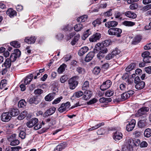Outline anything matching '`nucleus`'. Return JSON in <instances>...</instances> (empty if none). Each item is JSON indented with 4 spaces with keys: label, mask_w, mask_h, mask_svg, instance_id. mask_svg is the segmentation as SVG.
I'll use <instances>...</instances> for the list:
<instances>
[{
    "label": "nucleus",
    "mask_w": 151,
    "mask_h": 151,
    "mask_svg": "<svg viewBox=\"0 0 151 151\" xmlns=\"http://www.w3.org/2000/svg\"><path fill=\"white\" fill-rule=\"evenodd\" d=\"M63 99L62 96L58 98L55 99L52 102L53 104H55L59 103L61 101V100Z\"/></svg>",
    "instance_id": "obj_52"
},
{
    "label": "nucleus",
    "mask_w": 151,
    "mask_h": 151,
    "mask_svg": "<svg viewBox=\"0 0 151 151\" xmlns=\"http://www.w3.org/2000/svg\"><path fill=\"white\" fill-rule=\"evenodd\" d=\"M106 47L101 46V50L100 51L103 52L105 54L106 53L108 52V50Z\"/></svg>",
    "instance_id": "obj_61"
},
{
    "label": "nucleus",
    "mask_w": 151,
    "mask_h": 151,
    "mask_svg": "<svg viewBox=\"0 0 151 151\" xmlns=\"http://www.w3.org/2000/svg\"><path fill=\"white\" fill-rule=\"evenodd\" d=\"M123 24L124 25L128 26H132L135 24L134 22L127 21H124L123 22Z\"/></svg>",
    "instance_id": "obj_42"
},
{
    "label": "nucleus",
    "mask_w": 151,
    "mask_h": 151,
    "mask_svg": "<svg viewBox=\"0 0 151 151\" xmlns=\"http://www.w3.org/2000/svg\"><path fill=\"white\" fill-rule=\"evenodd\" d=\"M105 53L99 51L98 53L97 54V58L100 60L103 58L105 56Z\"/></svg>",
    "instance_id": "obj_48"
},
{
    "label": "nucleus",
    "mask_w": 151,
    "mask_h": 151,
    "mask_svg": "<svg viewBox=\"0 0 151 151\" xmlns=\"http://www.w3.org/2000/svg\"><path fill=\"white\" fill-rule=\"evenodd\" d=\"M123 135L122 133L118 132H116L114 134L113 139L116 141H118L122 139Z\"/></svg>",
    "instance_id": "obj_14"
},
{
    "label": "nucleus",
    "mask_w": 151,
    "mask_h": 151,
    "mask_svg": "<svg viewBox=\"0 0 151 151\" xmlns=\"http://www.w3.org/2000/svg\"><path fill=\"white\" fill-rule=\"evenodd\" d=\"M11 62H12L11 61L10 59L9 58H7L5 60L4 63L3 64L2 66H3L4 65L5 68H9L11 66Z\"/></svg>",
    "instance_id": "obj_29"
},
{
    "label": "nucleus",
    "mask_w": 151,
    "mask_h": 151,
    "mask_svg": "<svg viewBox=\"0 0 151 151\" xmlns=\"http://www.w3.org/2000/svg\"><path fill=\"white\" fill-rule=\"evenodd\" d=\"M72 29V27H70L68 25H67L65 26L63 28V30L65 31H69Z\"/></svg>",
    "instance_id": "obj_56"
},
{
    "label": "nucleus",
    "mask_w": 151,
    "mask_h": 151,
    "mask_svg": "<svg viewBox=\"0 0 151 151\" xmlns=\"http://www.w3.org/2000/svg\"><path fill=\"white\" fill-rule=\"evenodd\" d=\"M145 119L144 120H140L138 122V126L139 127L142 128L145 127L147 125V123L145 120Z\"/></svg>",
    "instance_id": "obj_23"
},
{
    "label": "nucleus",
    "mask_w": 151,
    "mask_h": 151,
    "mask_svg": "<svg viewBox=\"0 0 151 151\" xmlns=\"http://www.w3.org/2000/svg\"><path fill=\"white\" fill-rule=\"evenodd\" d=\"M91 34V32L90 31L89 29H88L83 34V36L82 37V39L83 40H85Z\"/></svg>",
    "instance_id": "obj_44"
},
{
    "label": "nucleus",
    "mask_w": 151,
    "mask_h": 151,
    "mask_svg": "<svg viewBox=\"0 0 151 151\" xmlns=\"http://www.w3.org/2000/svg\"><path fill=\"white\" fill-rule=\"evenodd\" d=\"M141 40V37L140 36H137L134 39L132 42L133 44L136 45L139 43Z\"/></svg>",
    "instance_id": "obj_31"
},
{
    "label": "nucleus",
    "mask_w": 151,
    "mask_h": 151,
    "mask_svg": "<svg viewBox=\"0 0 151 151\" xmlns=\"http://www.w3.org/2000/svg\"><path fill=\"white\" fill-rule=\"evenodd\" d=\"M17 58L15 56V54L14 53H12L9 58L10 59L11 62H14L16 59Z\"/></svg>",
    "instance_id": "obj_50"
},
{
    "label": "nucleus",
    "mask_w": 151,
    "mask_h": 151,
    "mask_svg": "<svg viewBox=\"0 0 151 151\" xmlns=\"http://www.w3.org/2000/svg\"><path fill=\"white\" fill-rule=\"evenodd\" d=\"M112 9H110L109 11L105 12L104 14V17H107L111 16L112 15Z\"/></svg>",
    "instance_id": "obj_46"
},
{
    "label": "nucleus",
    "mask_w": 151,
    "mask_h": 151,
    "mask_svg": "<svg viewBox=\"0 0 151 151\" xmlns=\"http://www.w3.org/2000/svg\"><path fill=\"white\" fill-rule=\"evenodd\" d=\"M119 88L120 89L123 91H125L126 90V84L122 83L119 86Z\"/></svg>",
    "instance_id": "obj_62"
},
{
    "label": "nucleus",
    "mask_w": 151,
    "mask_h": 151,
    "mask_svg": "<svg viewBox=\"0 0 151 151\" xmlns=\"http://www.w3.org/2000/svg\"><path fill=\"white\" fill-rule=\"evenodd\" d=\"M13 53L15 54V56L17 58L20 57L21 55V52L18 49H16L14 50V52Z\"/></svg>",
    "instance_id": "obj_53"
},
{
    "label": "nucleus",
    "mask_w": 151,
    "mask_h": 151,
    "mask_svg": "<svg viewBox=\"0 0 151 151\" xmlns=\"http://www.w3.org/2000/svg\"><path fill=\"white\" fill-rule=\"evenodd\" d=\"M143 61L146 63H149L151 62V56H149L143 58Z\"/></svg>",
    "instance_id": "obj_51"
},
{
    "label": "nucleus",
    "mask_w": 151,
    "mask_h": 151,
    "mask_svg": "<svg viewBox=\"0 0 151 151\" xmlns=\"http://www.w3.org/2000/svg\"><path fill=\"white\" fill-rule=\"evenodd\" d=\"M87 15H84L78 18L77 20L79 22H84L87 20Z\"/></svg>",
    "instance_id": "obj_33"
},
{
    "label": "nucleus",
    "mask_w": 151,
    "mask_h": 151,
    "mask_svg": "<svg viewBox=\"0 0 151 151\" xmlns=\"http://www.w3.org/2000/svg\"><path fill=\"white\" fill-rule=\"evenodd\" d=\"M56 108L54 107H52L48 109L44 114L43 116L44 117H47L48 116L52 114L55 113Z\"/></svg>",
    "instance_id": "obj_11"
},
{
    "label": "nucleus",
    "mask_w": 151,
    "mask_h": 151,
    "mask_svg": "<svg viewBox=\"0 0 151 151\" xmlns=\"http://www.w3.org/2000/svg\"><path fill=\"white\" fill-rule=\"evenodd\" d=\"M101 37V35L99 33H96L91 36L89 38V41L93 42L99 40Z\"/></svg>",
    "instance_id": "obj_12"
},
{
    "label": "nucleus",
    "mask_w": 151,
    "mask_h": 151,
    "mask_svg": "<svg viewBox=\"0 0 151 151\" xmlns=\"http://www.w3.org/2000/svg\"><path fill=\"white\" fill-rule=\"evenodd\" d=\"M145 85V83L143 81H141L140 82L136 84L135 88L137 89H141L143 88Z\"/></svg>",
    "instance_id": "obj_26"
},
{
    "label": "nucleus",
    "mask_w": 151,
    "mask_h": 151,
    "mask_svg": "<svg viewBox=\"0 0 151 151\" xmlns=\"http://www.w3.org/2000/svg\"><path fill=\"white\" fill-rule=\"evenodd\" d=\"M40 101V99L37 97H33L30 98L28 100V102L29 104H38Z\"/></svg>",
    "instance_id": "obj_16"
},
{
    "label": "nucleus",
    "mask_w": 151,
    "mask_h": 151,
    "mask_svg": "<svg viewBox=\"0 0 151 151\" xmlns=\"http://www.w3.org/2000/svg\"><path fill=\"white\" fill-rule=\"evenodd\" d=\"M83 27V26L81 24H77L75 25L74 27V30L76 32L80 31Z\"/></svg>",
    "instance_id": "obj_32"
},
{
    "label": "nucleus",
    "mask_w": 151,
    "mask_h": 151,
    "mask_svg": "<svg viewBox=\"0 0 151 151\" xmlns=\"http://www.w3.org/2000/svg\"><path fill=\"white\" fill-rule=\"evenodd\" d=\"M26 134L23 131H21L19 134V137L22 139H24L25 138Z\"/></svg>",
    "instance_id": "obj_57"
},
{
    "label": "nucleus",
    "mask_w": 151,
    "mask_h": 151,
    "mask_svg": "<svg viewBox=\"0 0 151 151\" xmlns=\"http://www.w3.org/2000/svg\"><path fill=\"white\" fill-rule=\"evenodd\" d=\"M112 84V82L110 80H107L104 82L100 87V89L104 91L110 88Z\"/></svg>",
    "instance_id": "obj_6"
},
{
    "label": "nucleus",
    "mask_w": 151,
    "mask_h": 151,
    "mask_svg": "<svg viewBox=\"0 0 151 151\" xmlns=\"http://www.w3.org/2000/svg\"><path fill=\"white\" fill-rule=\"evenodd\" d=\"M147 145V143L145 141H143L140 142V146L141 147H146Z\"/></svg>",
    "instance_id": "obj_63"
},
{
    "label": "nucleus",
    "mask_w": 151,
    "mask_h": 151,
    "mask_svg": "<svg viewBox=\"0 0 151 151\" xmlns=\"http://www.w3.org/2000/svg\"><path fill=\"white\" fill-rule=\"evenodd\" d=\"M136 124V121L134 119H132L129 122L126 127L127 130L128 131H132L134 128Z\"/></svg>",
    "instance_id": "obj_9"
},
{
    "label": "nucleus",
    "mask_w": 151,
    "mask_h": 151,
    "mask_svg": "<svg viewBox=\"0 0 151 151\" xmlns=\"http://www.w3.org/2000/svg\"><path fill=\"white\" fill-rule=\"evenodd\" d=\"M89 49L87 46H84L81 48L78 51V55L79 56H82L84 55L88 50Z\"/></svg>",
    "instance_id": "obj_20"
},
{
    "label": "nucleus",
    "mask_w": 151,
    "mask_h": 151,
    "mask_svg": "<svg viewBox=\"0 0 151 151\" xmlns=\"http://www.w3.org/2000/svg\"><path fill=\"white\" fill-rule=\"evenodd\" d=\"M97 99L95 98H93L91 100H90L89 101L87 102V104L88 105H91L92 104H93L95 103H96L97 102Z\"/></svg>",
    "instance_id": "obj_64"
},
{
    "label": "nucleus",
    "mask_w": 151,
    "mask_h": 151,
    "mask_svg": "<svg viewBox=\"0 0 151 151\" xmlns=\"http://www.w3.org/2000/svg\"><path fill=\"white\" fill-rule=\"evenodd\" d=\"M94 56V52H90L86 55L85 58V61L86 62H89L92 60Z\"/></svg>",
    "instance_id": "obj_17"
},
{
    "label": "nucleus",
    "mask_w": 151,
    "mask_h": 151,
    "mask_svg": "<svg viewBox=\"0 0 151 151\" xmlns=\"http://www.w3.org/2000/svg\"><path fill=\"white\" fill-rule=\"evenodd\" d=\"M125 15L128 17L133 19L137 17V15L135 13L130 11H128L125 12Z\"/></svg>",
    "instance_id": "obj_24"
},
{
    "label": "nucleus",
    "mask_w": 151,
    "mask_h": 151,
    "mask_svg": "<svg viewBox=\"0 0 151 151\" xmlns=\"http://www.w3.org/2000/svg\"><path fill=\"white\" fill-rule=\"evenodd\" d=\"M80 37V35L78 34L74 37L71 42V44L72 45H75L79 39Z\"/></svg>",
    "instance_id": "obj_35"
},
{
    "label": "nucleus",
    "mask_w": 151,
    "mask_h": 151,
    "mask_svg": "<svg viewBox=\"0 0 151 151\" xmlns=\"http://www.w3.org/2000/svg\"><path fill=\"white\" fill-rule=\"evenodd\" d=\"M118 22L115 21L108 22L105 23V26L108 28L115 27L118 25Z\"/></svg>",
    "instance_id": "obj_15"
},
{
    "label": "nucleus",
    "mask_w": 151,
    "mask_h": 151,
    "mask_svg": "<svg viewBox=\"0 0 151 151\" xmlns=\"http://www.w3.org/2000/svg\"><path fill=\"white\" fill-rule=\"evenodd\" d=\"M101 44L99 43H98L96 45L93 52H94V54L97 53L100 50H101Z\"/></svg>",
    "instance_id": "obj_40"
},
{
    "label": "nucleus",
    "mask_w": 151,
    "mask_h": 151,
    "mask_svg": "<svg viewBox=\"0 0 151 151\" xmlns=\"http://www.w3.org/2000/svg\"><path fill=\"white\" fill-rule=\"evenodd\" d=\"M27 114V111L24 110L22 111L18 116L17 119L19 120H22L26 116Z\"/></svg>",
    "instance_id": "obj_28"
},
{
    "label": "nucleus",
    "mask_w": 151,
    "mask_h": 151,
    "mask_svg": "<svg viewBox=\"0 0 151 151\" xmlns=\"http://www.w3.org/2000/svg\"><path fill=\"white\" fill-rule=\"evenodd\" d=\"M120 52V51L118 49H115V50H113L111 52L112 54L114 57L117 55H118Z\"/></svg>",
    "instance_id": "obj_59"
},
{
    "label": "nucleus",
    "mask_w": 151,
    "mask_h": 151,
    "mask_svg": "<svg viewBox=\"0 0 151 151\" xmlns=\"http://www.w3.org/2000/svg\"><path fill=\"white\" fill-rule=\"evenodd\" d=\"M78 76H74L70 78L68 81V84L69 88L71 89H74L76 87L78 84L77 79Z\"/></svg>",
    "instance_id": "obj_3"
},
{
    "label": "nucleus",
    "mask_w": 151,
    "mask_h": 151,
    "mask_svg": "<svg viewBox=\"0 0 151 151\" xmlns=\"http://www.w3.org/2000/svg\"><path fill=\"white\" fill-rule=\"evenodd\" d=\"M114 94V91L112 89H109L106 91L105 93V95L106 96L110 97L112 96Z\"/></svg>",
    "instance_id": "obj_34"
},
{
    "label": "nucleus",
    "mask_w": 151,
    "mask_h": 151,
    "mask_svg": "<svg viewBox=\"0 0 151 151\" xmlns=\"http://www.w3.org/2000/svg\"><path fill=\"white\" fill-rule=\"evenodd\" d=\"M150 55V53L148 51H145L142 53V56L143 58H145L147 57L148 56H149Z\"/></svg>",
    "instance_id": "obj_60"
},
{
    "label": "nucleus",
    "mask_w": 151,
    "mask_h": 151,
    "mask_svg": "<svg viewBox=\"0 0 151 151\" xmlns=\"http://www.w3.org/2000/svg\"><path fill=\"white\" fill-rule=\"evenodd\" d=\"M38 122V119L37 118H33L28 121L26 124L27 127L31 128L35 126Z\"/></svg>",
    "instance_id": "obj_7"
},
{
    "label": "nucleus",
    "mask_w": 151,
    "mask_h": 151,
    "mask_svg": "<svg viewBox=\"0 0 151 151\" xmlns=\"http://www.w3.org/2000/svg\"><path fill=\"white\" fill-rule=\"evenodd\" d=\"M66 146L65 142L60 143L54 149L55 151H60L65 148Z\"/></svg>",
    "instance_id": "obj_19"
},
{
    "label": "nucleus",
    "mask_w": 151,
    "mask_h": 151,
    "mask_svg": "<svg viewBox=\"0 0 151 151\" xmlns=\"http://www.w3.org/2000/svg\"><path fill=\"white\" fill-rule=\"evenodd\" d=\"M89 87V83L88 81H86L84 83L82 87V89L84 90L88 89Z\"/></svg>",
    "instance_id": "obj_45"
},
{
    "label": "nucleus",
    "mask_w": 151,
    "mask_h": 151,
    "mask_svg": "<svg viewBox=\"0 0 151 151\" xmlns=\"http://www.w3.org/2000/svg\"><path fill=\"white\" fill-rule=\"evenodd\" d=\"M149 110V109L148 107H142L138 110L137 112L136 113V116L138 117L143 115V117L145 118V119H146L147 116L145 114Z\"/></svg>",
    "instance_id": "obj_2"
},
{
    "label": "nucleus",
    "mask_w": 151,
    "mask_h": 151,
    "mask_svg": "<svg viewBox=\"0 0 151 151\" xmlns=\"http://www.w3.org/2000/svg\"><path fill=\"white\" fill-rule=\"evenodd\" d=\"M70 103L68 101L65 103H63L58 108V110L60 113L63 112L65 111H68L70 110Z\"/></svg>",
    "instance_id": "obj_4"
},
{
    "label": "nucleus",
    "mask_w": 151,
    "mask_h": 151,
    "mask_svg": "<svg viewBox=\"0 0 151 151\" xmlns=\"http://www.w3.org/2000/svg\"><path fill=\"white\" fill-rule=\"evenodd\" d=\"M66 65L64 63L63 64L58 68L57 71L59 74L63 73L65 70Z\"/></svg>",
    "instance_id": "obj_27"
},
{
    "label": "nucleus",
    "mask_w": 151,
    "mask_h": 151,
    "mask_svg": "<svg viewBox=\"0 0 151 151\" xmlns=\"http://www.w3.org/2000/svg\"><path fill=\"white\" fill-rule=\"evenodd\" d=\"M134 92L132 90H130L122 93L121 95V98L123 100H125L132 95Z\"/></svg>",
    "instance_id": "obj_10"
},
{
    "label": "nucleus",
    "mask_w": 151,
    "mask_h": 151,
    "mask_svg": "<svg viewBox=\"0 0 151 151\" xmlns=\"http://www.w3.org/2000/svg\"><path fill=\"white\" fill-rule=\"evenodd\" d=\"M83 99L85 100L89 99L91 96V92L88 90H86L83 93Z\"/></svg>",
    "instance_id": "obj_21"
},
{
    "label": "nucleus",
    "mask_w": 151,
    "mask_h": 151,
    "mask_svg": "<svg viewBox=\"0 0 151 151\" xmlns=\"http://www.w3.org/2000/svg\"><path fill=\"white\" fill-rule=\"evenodd\" d=\"M26 103L24 100H21L19 101L18 104V106L19 107L24 108L25 106Z\"/></svg>",
    "instance_id": "obj_38"
},
{
    "label": "nucleus",
    "mask_w": 151,
    "mask_h": 151,
    "mask_svg": "<svg viewBox=\"0 0 151 151\" xmlns=\"http://www.w3.org/2000/svg\"><path fill=\"white\" fill-rule=\"evenodd\" d=\"M11 116H14L18 115L19 113V111L17 109L14 108H11L9 112Z\"/></svg>",
    "instance_id": "obj_25"
},
{
    "label": "nucleus",
    "mask_w": 151,
    "mask_h": 151,
    "mask_svg": "<svg viewBox=\"0 0 151 151\" xmlns=\"http://www.w3.org/2000/svg\"><path fill=\"white\" fill-rule=\"evenodd\" d=\"M34 129L35 130H37L41 128L42 127V125L41 123L38 122L35 125Z\"/></svg>",
    "instance_id": "obj_58"
},
{
    "label": "nucleus",
    "mask_w": 151,
    "mask_h": 151,
    "mask_svg": "<svg viewBox=\"0 0 151 151\" xmlns=\"http://www.w3.org/2000/svg\"><path fill=\"white\" fill-rule=\"evenodd\" d=\"M122 30L119 28L112 27L109 29L108 32L111 35H115L118 37L121 36V34L122 33Z\"/></svg>",
    "instance_id": "obj_1"
},
{
    "label": "nucleus",
    "mask_w": 151,
    "mask_h": 151,
    "mask_svg": "<svg viewBox=\"0 0 151 151\" xmlns=\"http://www.w3.org/2000/svg\"><path fill=\"white\" fill-rule=\"evenodd\" d=\"M83 95V92L81 91H79L75 92L73 94V96L79 98Z\"/></svg>",
    "instance_id": "obj_49"
},
{
    "label": "nucleus",
    "mask_w": 151,
    "mask_h": 151,
    "mask_svg": "<svg viewBox=\"0 0 151 151\" xmlns=\"http://www.w3.org/2000/svg\"><path fill=\"white\" fill-rule=\"evenodd\" d=\"M16 134H12L11 135L9 138H8L9 141H10V145L12 146H15L18 145L19 142L17 139L16 137Z\"/></svg>",
    "instance_id": "obj_5"
},
{
    "label": "nucleus",
    "mask_w": 151,
    "mask_h": 151,
    "mask_svg": "<svg viewBox=\"0 0 151 151\" xmlns=\"http://www.w3.org/2000/svg\"><path fill=\"white\" fill-rule=\"evenodd\" d=\"M54 98V95L52 93H49L45 97V100L47 101H51Z\"/></svg>",
    "instance_id": "obj_37"
},
{
    "label": "nucleus",
    "mask_w": 151,
    "mask_h": 151,
    "mask_svg": "<svg viewBox=\"0 0 151 151\" xmlns=\"http://www.w3.org/2000/svg\"><path fill=\"white\" fill-rule=\"evenodd\" d=\"M11 118V116L9 112L3 113L1 116V119L3 122H7Z\"/></svg>",
    "instance_id": "obj_8"
},
{
    "label": "nucleus",
    "mask_w": 151,
    "mask_h": 151,
    "mask_svg": "<svg viewBox=\"0 0 151 151\" xmlns=\"http://www.w3.org/2000/svg\"><path fill=\"white\" fill-rule=\"evenodd\" d=\"M6 14L10 18H12L17 16L16 12L12 8H9L6 12Z\"/></svg>",
    "instance_id": "obj_13"
},
{
    "label": "nucleus",
    "mask_w": 151,
    "mask_h": 151,
    "mask_svg": "<svg viewBox=\"0 0 151 151\" xmlns=\"http://www.w3.org/2000/svg\"><path fill=\"white\" fill-rule=\"evenodd\" d=\"M34 73H33L26 77L24 81V83L25 85H27L33 79V74H34Z\"/></svg>",
    "instance_id": "obj_22"
},
{
    "label": "nucleus",
    "mask_w": 151,
    "mask_h": 151,
    "mask_svg": "<svg viewBox=\"0 0 151 151\" xmlns=\"http://www.w3.org/2000/svg\"><path fill=\"white\" fill-rule=\"evenodd\" d=\"M43 92V90L41 89L37 88L35 90L34 93L36 95H39L42 93Z\"/></svg>",
    "instance_id": "obj_47"
},
{
    "label": "nucleus",
    "mask_w": 151,
    "mask_h": 151,
    "mask_svg": "<svg viewBox=\"0 0 151 151\" xmlns=\"http://www.w3.org/2000/svg\"><path fill=\"white\" fill-rule=\"evenodd\" d=\"M68 78L65 75H63L62 76L60 79V82L62 83H65L67 80Z\"/></svg>",
    "instance_id": "obj_54"
},
{
    "label": "nucleus",
    "mask_w": 151,
    "mask_h": 151,
    "mask_svg": "<svg viewBox=\"0 0 151 151\" xmlns=\"http://www.w3.org/2000/svg\"><path fill=\"white\" fill-rule=\"evenodd\" d=\"M122 78L124 80H126V82H127L129 84H131L133 83V80L131 78H124L123 76L122 77Z\"/></svg>",
    "instance_id": "obj_55"
},
{
    "label": "nucleus",
    "mask_w": 151,
    "mask_h": 151,
    "mask_svg": "<svg viewBox=\"0 0 151 151\" xmlns=\"http://www.w3.org/2000/svg\"><path fill=\"white\" fill-rule=\"evenodd\" d=\"M144 135L145 137L149 138L151 136V129L148 128L146 129L144 131Z\"/></svg>",
    "instance_id": "obj_30"
},
{
    "label": "nucleus",
    "mask_w": 151,
    "mask_h": 151,
    "mask_svg": "<svg viewBox=\"0 0 151 151\" xmlns=\"http://www.w3.org/2000/svg\"><path fill=\"white\" fill-rule=\"evenodd\" d=\"M136 66V64L134 63H132L128 66L125 69L126 71L129 72L133 70Z\"/></svg>",
    "instance_id": "obj_36"
},
{
    "label": "nucleus",
    "mask_w": 151,
    "mask_h": 151,
    "mask_svg": "<svg viewBox=\"0 0 151 151\" xmlns=\"http://www.w3.org/2000/svg\"><path fill=\"white\" fill-rule=\"evenodd\" d=\"M36 38L35 36H32L31 37H27L24 39V41L29 44L34 43L36 40Z\"/></svg>",
    "instance_id": "obj_18"
},
{
    "label": "nucleus",
    "mask_w": 151,
    "mask_h": 151,
    "mask_svg": "<svg viewBox=\"0 0 151 151\" xmlns=\"http://www.w3.org/2000/svg\"><path fill=\"white\" fill-rule=\"evenodd\" d=\"M111 42L110 40H106L102 42L100 44L102 46L107 47L110 45Z\"/></svg>",
    "instance_id": "obj_39"
},
{
    "label": "nucleus",
    "mask_w": 151,
    "mask_h": 151,
    "mask_svg": "<svg viewBox=\"0 0 151 151\" xmlns=\"http://www.w3.org/2000/svg\"><path fill=\"white\" fill-rule=\"evenodd\" d=\"M101 71V69L99 67L97 66L95 67L93 69V72L95 75H98Z\"/></svg>",
    "instance_id": "obj_43"
},
{
    "label": "nucleus",
    "mask_w": 151,
    "mask_h": 151,
    "mask_svg": "<svg viewBox=\"0 0 151 151\" xmlns=\"http://www.w3.org/2000/svg\"><path fill=\"white\" fill-rule=\"evenodd\" d=\"M10 45L15 48H19L20 47V43L17 41H14L11 42L10 43Z\"/></svg>",
    "instance_id": "obj_41"
}]
</instances>
